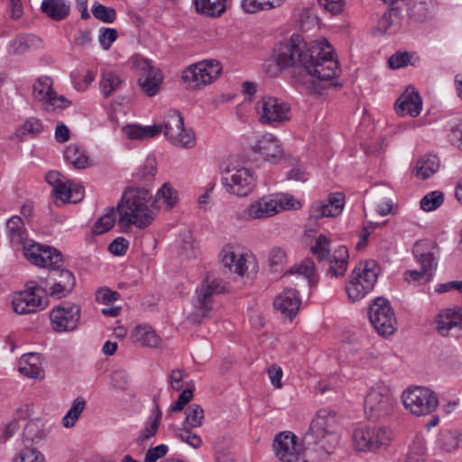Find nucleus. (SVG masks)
I'll list each match as a JSON object with an SVG mask.
<instances>
[{"label": "nucleus", "mask_w": 462, "mask_h": 462, "mask_svg": "<svg viewBox=\"0 0 462 462\" xmlns=\"http://www.w3.org/2000/svg\"><path fill=\"white\" fill-rule=\"evenodd\" d=\"M395 403L391 388L384 383H376L368 389L365 395V415L371 420L385 418L392 414Z\"/></svg>", "instance_id": "nucleus-8"}, {"label": "nucleus", "mask_w": 462, "mask_h": 462, "mask_svg": "<svg viewBox=\"0 0 462 462\" xmlns=\"http://www.w3.org/2000/svg\"><path fill=\"white\" fill-rule=\"evenodd\" d=\"M285 0H242L241 7L247 14H256L261 11L279 7Z\"/></svg>", "instance_id": "nucleus-42"}, {"label": "nucleus", "mask_w": 462, "mask_h": 462, "mask_svg": "<svg viewBox=\"0 0 462 462\" xmlns=\"http://www.w3.org/2000/svg\"><path fill=\"white\" fill-rule=\"evenodd\" d=\"M8 237L13 245L22 246L29 239L26 238V230L23 219L18 216L12 217L6 223Z\"/></svg>", "instance_id": "nucleus-39"}, {"label": "nucleus", "mask_w": 462, "mask_h": 462, "mask_svg": "<svg viewBox=\"0 0 462 462\" xmlns=\"http://www.w3.org/2000/svg\"><path fill=\"white\" fill-rule=\"evenodd\" d=\"M369 319L382 337L392 336L396 331L397 320L394 311L390 302L384 298H376L370 305Z\"/></svg>", "instance_id": "nucleus-13"}, {"label": "nucleus", "mask_w": 462, "mask_h": 462, "mask_svg": "<svg viewBox=\"0 0 462 462\" xmlns=\"http://www.w3.org/2000/svg\"><path fill=\"white\" fill-rule=\"evenodd\" d=\"M189 427L183 426L179 429L176 432V436L180 439L181 441L187 443L194 448H199L202 446L203 441L199 435L192 432Z\"/></svg>", "instance_id": "nucleus-53"}, {"label": "nucleus", "mask_w": 462, "mask_h": 462, "mask_svg": "<svg viewBox=\"0 0 462 462\" xmlns=\"http://www.w3.org/2000/svg\"><path fill=\"white\" fill-rule=\"evenodd\" d=\"M432 279V273H427L423 270H408L404 273V280L410 283L419 284L428 282Z\"/></svg>", "instance_id": "nucleus-59"}, {"label": "nucleus", "mask_w": 462, "mask_h": 462, "mask_svg": "<svg viewBox=\"0 0 462 462\" xmlns=\"http://www.w3.org/2000/svg\"><path fill=\"white\" fill-rule=\"evenodd\" d=\"M162 76L160 69L152 70L150 74L138 78V83L141 88L149 97L156 95L161 88Z\"/></svg>", "instance_id": "nucleus-41"}, {"label": "nucleus", "mask_w": 462, "mask_h": 462, "mask_svg": "<svg viewBox=\"0 0 462 462\" xmlns=\"http://www.w3.org/2000/svg\"><path fill=\"white\" fill-rule=\"evenodd\" d=\"M159 425L158 419H149L143 429L141 430L140 434L136 439V443L140 446L146 443L157 433Z\"/></svg>", "instance_id": "nucleus-52"}, {"label": "nucleus", "mask_w": 462, "mask_h": 462, "mask_svg": "<svg viewBox=\"0 0 462 462\" xmlns=\"http://www.w3.org/2000/svg\"><path fill=\"white\" fill-rule=\"evenodd\" d=\"M19 372L29 378H42V356L38 353H27L21 356L18 363Z\"/></svg>", "instance_id": "nucleus-30"}, {"label": "nucleus", "mask_w": 462, "mask_h": 462, "mask_svg": "<svg viewBox=\"0 0 462 462\" xmlns=\"http://www.w3.org/2000/svg\"><path fill=\"white\" fill-rule=\"evenodd\" d=\"M116 216L114 208L107 209L106 213L101 216L94 224L92 231L101 235L110 230L116 222Z\"/></svg>", "instance_id": "nucleus-46"}, {"label": "nucleus", "mask_w": 462, "mask_h": 462, "mask_svg": "<svg viewBox=\"0 0 462 462\" xmlns=\"http://www.w3.org/2000/svg\"><path fill=\"white\" fill-rule=\"evenodd\" d=\"M392 440V432L385 428L364 426L355 430L353 441L358 451H376L386 448Z\"/></svg>", "instance_id": "nucleus-12"}, {"label": "nucleus", "mask_w": 462, "mask_h": 462, "mask_svg": "<svg viewBox=\"0 0 462 462\" xmlns=\"http://www.w3.org/2000/svg\"><path fill=\"white\" fill-rule=\"evenodd\" d=\"M401 5L391 6L388 12L381 17L378 22V30L382 32L393 33L402 26Z\"/></svg>", "instance_id": "nucleus-35"}, {"label": "nucleus", "mask_w": 462, "mask_h": 462, "mask_svg": "<svg viewBox=\"0 0 462 462\" xmlns=\"http://www.w3.org/2000/svg\"><path fill=\"white\" fill-rule=\"evenodd\" d=\"M118 32L114 28H101L98 42L104 50H109L112 43L117 39Z\"/></svg>", "instance_id": "nucleus-57"}, {"label": "nucleus", "mask_w": 462, "mask_h": 462, "mask_svg": "<svg viewBox=\"0 0 462 462\" xmlns=\"http://www.w3.org/2000/svg\"><path fill=\"white\" fill-rule=\"evenodd\" d=\"M60 263L49 266L50 270L45 279H42L46 293L61 299L69 295L76 285L73 273L67 269H60Z\"/></svg>", "instance_id": "nucleus-15"}, {"label": "nucleus", "mask_w": 462, "mask_h": 462, "mask_svg": "<svg viewBox=\"0 0 462 462\" xmlns=\"http://www.w3.org/2000/svg\"><path fill=\"white\" fill-rule=\"evenodd\" d=\"M37 290L35 286H29L26 290L14 293L12 304L17 314L34 313L45 308L42 297L36 293Z\"/></svg>", "instance_id": "nucleus-24"}, {"label": "nucleus", "mask_w": 462, "mask_h": 462, "mask_svg": "<svg viewBox=\"0 0 462 462\" xmlns=\"http://www.w3.org/2000/svg\"><path fill=\"white\" fill-rule=\"evenodd\" d=\"M156 173V162L153 158H148L143 167L139 170L137 175L145 183L152 181Z\"/></svg>", "instance_id": "nucleus-58"}, {"label": "nucleus", "mask_w": 462, "mask_h": 462, "mask_svg": "<svg viewBox=\"0 0 462 462\" xmlns=\"http://www.w3.org/2000/svg\"><path fill=\"white\" fill-rule=\"evenodd\" d=\"M91 11L95 18L104 23H112L116 18V12L114 8L97 2L93 5Z\"/></svg>", "instance_id": "nucleus-49"}, {"label": "nucleus", "mask_w": 462, "mask_h": 462, "mask_svg": "<svg viewBox=\"0 0 462 462\" xmlns=\"http://www.w3.org/2000/svg\"><path fill=\"white\" fill-rule=\"evenodd\" d=\"M162 125L165 137L173 145L181 148L195 145V135L192 131L185 129L183 117L179 111L170 110Z\"/></svg>", "instance_id": "nucleus-14"}, {"label": "nucleus", "mask_w": 462, "mask_h": 462, "mask_svg": "<svg viewBox=\"0 0 462 462\" xmlns=\"http://www.w3.org/2000/svg\"><path fill=\"white\" fill-rule=\"evenodd\" d=\"M422 109V99L413 87H409L397 99L395 103V111L398 116H410L417 117Z\"/></svg>", "instance_id": "nucleus-26"}, {"label": "nucleus", "mask_w": 462, "mask_h": 462, "mask_svg": "<svg viewBox=\"0 0 462 462\" xmlns=\"http://www.w3.org/2000/svg\"><path fill=\"white\" fill-rule=\"evenodd\" d=\"M193 393L190 389L183 390L179 395L177 401L172 403L171 407V411L173 412H178L183 410L184 406L189 402L192 399Z\"/></svg>", "instance_id": "nucleus-64"}, {"label": "nucleus", "mask_w": 462, "mask_h": 462, "mask_svg": "<svg viewBox=\"0 0 462 462\" xmlns=\"http://www.w3.org/2000/svg\"><path fill=\"white\" fill-rule=\"evenodd\" d=\"M330 245V239L327 236L319 234L316 237L314 245H311L310 251L319 263H329L330 266L328 272L332 276H343L347 269L348 249L344 245H340L331 254Z\"/></svg>", "instance_id": "nucleus-7"}, {"label": "nucleus", "mask_w": 462, "mask_h": 462, "mask_svg": "<svg viewBox=\"0 0 462 462\" xmlns=\"http://www.w3.org/2000/svg\"><path fill=\"white\" fill-rule=\"evenodd\" d=\"M228 176L222 179L223 183L226 186V190L237 197L248 196L255 187V178L252 171L245 168H230L224 170Z\"/></svg>", "instance_id": "nucleus-18"}, {"label": "nucleus", "mask_w": 462, "mask_h": 462, "mask_svg": "<svg viewBox=\"0 0 462 462\" xmlns=\"http://www.w3.org/2000/svg\"><path fill=\"white\" fill-rule=\"evenodd\" d=\"M436 8L433 0H412L407 11L409 17L416 22H425L432 16Z\"/></svg>", "instance_id": "nucleus-33"}, {"label": "nucleus", "mask_w": 462, "mask_h": 462, "mask_svg": "<svg viewBox=\"0 0 462 462\" xmlns=\"http://www.w3.org/2000/svg\"><path fill=\"white\" fill-rule=\"evenodd\" d=\"M157 208L146 189H128L117 205L119 223L145 228L154 220Z\"/></svg>", "instance_id": "nucleus-1"}, {"label": "nucleus", "mask_w": 462, "mask_h": 462, "mask_svg": "<svg viewBox=\"0 0 462 462\" xmlns=\"http://www.w3.org/2000/svg\"><path fill=\"white\" fill-rule=\"evenodd\" d=\"M46 181L53 187V193L61 202L77 203L83 199L84 189L67 180L57 171H50L45 176Z\"/></svg>", "instance_id": "nucleus-19"}, {"label": "nucleus", "mask_w": 462, "mask_h": 462, "mask_svg": "<svg viewBox=\"0 0 462 462\" xmlns=\"http://www.w3.org/2000/svg\"><path fill=\"white\" fill-rule=\"evenodd\" d=\"M291 273L301 274L305 278L309 279L310 283H313V276L315 273L314 263L310 259H306L295 269V271H291Z\"/></svg>", "instance_id": "nucleus-61"}, {"label": "nucleus", "mask_w": 462, "mask_h": 462, "mask_svg": "<svg viewBox=\"0 0 462 462\" xmlns=\"http://www.w3.org/2000/svg\"><path fill=\"white\" fill-rule=\"evenodd\" d=\"M85 408L86 400L83 397H77L72 402L70 409L63 417L62 425L67 429L72 428L79 419Z\"/></svg>", "instance_id": "nucleus-43"}, {"label": "nucleus", "mask_w": 462, "mask_h": 462, "mask_svg": "<svg viewBox=\"0 0 462 462\" xmlns=\"http://www.w3.org/2000/svg\"><path fill=\"white\" fill-rule=\"evenodd\" d=\"M52 86L53 81L48 76L40 77L33 84V97L47 112L64 109L71 104L64 96L58 95Z\"/></svg>", "instance_id": "nucleus-17"}, {"label": "nucleus", "mask_w": 462, "mask_h": 462, "mask_svg": "<svg viewBox=\"0 0 462 462\" xmlns=\"http://www.w3.org/2000/svg\"><path fill=\"white\" fill-rule=\"evenodd\" d=\"M253 151L263 156L265 161L276 162L283 155L281 143L272 134H263L253 146Z\"/></svg>", "instance_id": "nucleus-28"}, {"label": "nucleus", "mask_w": 462, "mask_h": 462, "mask_svg": "<svg viewBox=\"0 0 462 462\" xmlns=\"http://www.w3.org/2000/svg\"><path fill=\"white\" fill-rule=\"evenodd\" d=\"M379 265L374 260L360 262L351 273L346 291L350 300L356 301L370 292L378 278Z\"/></svg>", "instance_id": "nucleus-5"}, {"label": "nucleus", "mask_w": 462, "mask_h": 462, "mask_svg": "<svg viewBox=\"0 0 462 462\" xmlns=\"http://www.w3.org/2000/svg\"><path fill=\"white\" fill-rule=\"evenodd\" d=\"M286 260V254L283 249L280 247H273L269 252L268 263L272 271L278 272L282 269Z\"/></svg>", "instance_id": "nucleus-54"}, {"label": "nucleus", "mask_w": 462, "mask_h": 462, "mask_svg": "<svg viewBox=\"0 0 462 462\" xmlns=\"http://www.w3.org/2000/svg\"><path fill=\"white\" fill-rule=\"evenodd\" d=\"M156 200H162L167 208H172L179 200L178 191L169 183H164L157 191Z\"/></svg>", "instance_id": "nucleus-45"}, {"label": "nucleus", "mask_w": 462, "mask_h": 462, "mask_svg": "<svg viewBox=\"0 0 462 462\" xmlns=\"http://www.w3.org/2000/svg\"><path fill=\"white\" fill-rule=\"evenodd\" d=\"M14 462H45V460L39 451L26 448L20 452Z\"/></svg>", "instance_id": "nucleus-60"}, {"label": "nucleus", "mask_w": 462, "mask_h": 462, "mask_svg": "<svg viewBox=\"0 0 462 462\" xmlns=\"http://www.w3.org/2000/svg\"><path fill=\"white\" fill-rule=\"evenodd\" d=\"M168 452V446L161 444L155 448H151L147 450L143 462H156L161 457H164Z\"/></svg>", "instance_id": "nucleus-62"}, {"label": "nucleus", "mask_w": 462, "mask_h": 462, "mask_svg": "<svg viewBox=\"0 0 462 462\" xmlns=\"http://www.w3.org/2000/svg\"><path fill=\"white\" fill-rule=\"evenodd\" d=\"M204 420V410L197 403H192L185 410V420L183 426L189 428H199Z\"/></svg>", "instance_id": "nucleus-44"}, {"label": "nucleus", "mask_w": 462, "mask_h": 462, "mask_svg": "<svg viewBox=\"0 0 462 462\" xmlns=\"http://www.w3.org/2000/svg\"><path fill=\"white\" fill-rule=\"evenodd\" d=\"M439 166L440 162L438 156L427 154L417 161L413 173L417 178L426 180L435 174Z\"/></svg>", "instance_id": "nucleus-36"}, {"label": "nucleus", "mask_w": 462, "mask_h": 462, "mask_svg": "<svg viewBox=\"0 0 462 462\" xmlns=\"http://www.w3.org/2000/svg\"><path fill=\"white\" fill-rule=\"evenodd\" d=\"M129 243L125 237L116 238L108 246L111 254L117 256L125 254Z\"/></svg>", "instance_id": "nucleus-63"}, {"label": "nucleus", "mask_w": 462, "mask_h": 462, "mask_svg": "<svg viewBox=\"0 0 462 462\" xmlns=\"http://www.w3.org/2000/svg\"><path fill=\"white\" fill-rule=\"evenodd\" d=\"M426 457L425 442L421 439H416L411 444L408 454L407 462H421Z\"/></svg>", "instance_id": "nucleus-50"}, {"label": "nucleus", "mask_w": 462, "mask_h": 462, "mask_svg": "<svg viewBox=\"0 0 462 462\" xmlns=\"http://www.w3.org/2000/svg\"><path fill=\"white\" fill-rule=\"evenodd\" d=\"M22 246L25 258L37 266L49 267L63 262L61 253L56 248L42 245L32 240H28Z\"/></svg>", "instance_id": "nucleus-21"}, {"label": "nucleus", "mask_w": 462, "mask_h": 462, "mask_svg": "<svg viewBox=\"0 0 462 462\" xmlns=\"http://www.w3.org/2000/svg\"><path fill=\"white\" fill-rule=\"evenodd\" d=\"M401 398L405 410L416 417L431 414L439 406L437 394L428 387L411 386L402 392Z\"/></svg>", "instance_id": "nucleus-9"}, {"label": "nucleus", "mask_w": 462, "mask_h": 462, "mask_svg": "<svg viewBox=\"0 0 462 462\" xmlns=\"http://www.w3.org/2000/svg\"><path fill=\"white\" fill-rule=\"evenodd\" d=\"M308 48L307 44L300 40L299 35H292L290 42L279 45L276 65L280 69L296 66L305 68Z\"/></svg>", "instance_id": "nucleus-16"}, {"label": "nucleus", "mask_w": 462, "mask_h": 462, "mask_svg": "<svg viewBox=\"0 0 462 462\" xmlns=\"http://www.w3.org/2000/svg\"><path fill=\"white\" fill-rule=\"evenodd\" d=\"M41 11L50 19L60 22L70 13V5L66 0H42Z\"/></svg>", "instance_id": "nucleus-31"}, {"label": "nucleus", "mask_w": 462, "mask_h": 462, "mask_svg": "<svg viewBox=\"0 0 462 462\" xmlns=\"http://www.w3.org/2000/svg\"><path fill=\"white\" fill-rule=\"evenodd\" d=\"M301 299L297 290L287 288L273 300V307L284 317L292 320L297 315Z\"/></svg>", "instance_id": "nucleus-25"}, {"label": "nucleus", "mask_w": 462, "mask_h": 462, "mask_svg": "<svg viewBox=\"0 0 462 462\" xmlns=\"http://www.w3.org/2000/svg\"><path fill=\"white\" fill-rule=\"evenodd\" d=\"M414 254L421 266V270H423L427 273H430L429 271H431L432 269L436 268L437 263L433 253L429 252L419 254V249L416 246L414 248Z\"/></svg>", "instance_id": "nucleus-56"}, {"label": "nucleus", "mask_w": 462, "mask_h": 462, "mask_svg": "<svg viewBox=\"0 0 462 462\" xmlns=\"http://www.w3.org/2000/svg\"><path fill=\"white\" fill-rule=\"evenodd\" d=\"M80 311V307L71 302H62L55 307L50 314L53 330L59 333L75 330L79 325Z\"/></svg>", "instance_id": "nucleus-20"}, {"label": "nucleus", "mask_w": 462, "mask_h": 462, "mask_svg": "<svg viewBox=\"0 0 462 462\" xmlns=\"http://www.w3.org/2000/svg\"><path fill=\"white\" fill-rule=\"evenodd\" d=\"M131 62L134 70L138 73L139 77H144L150 74L152 70H158L159 69L152 66V61L146 58L142 57L140 54H134L131 57Z\"/></svg>", "instance_id": "nucleus-48"}, {"label": "nucleus", "mask_w": 462, "mask_h": 462, "mask_svg": "<svg viewBox=\"0 0 462 462\" xmlns=\"http://www.w3.org/2000/svg\"><path fill=\"white\" fill-rule=\"evenodd\" d=\"M228 0H194L197 13L208 17L221 16L227 6Z\"/></svg>", "instance_id": "nucleus-37"}, {"label": "nucleus", "mask_w": 462, "mask_h": 462, "mask_svg": "<svg viewBox=\"0 0 462 462\" xmlns=\"http://www.w3.org/2000/svg\"><path fill=\"white\" fill-rule=\"evenodd\" d=\"M273 449L280 462H299L303 451L297 436L291 431L276 434Z\"/></svg>", "instance_id": "nucleus-22"}, {"label": "nucleus", "mask_w": 462, "mask_h": 462, "mask_svg": "<svg viewBox=\"0 0 462 462\" xmlns=\"http://www.w3.org/2000/svg\"><path fill=\"white\" fill-rule=\"evenodd\" d=\"M222 67L215 60L194 63L182 71L181 80L187 89H200L212 83L221 73Z\"/></svg>", "instance_id": "nucleus-11"}, {"label": "nucleus", "mask_w": 462, "mask_h": 462, "mask_svg": "<svg viewBox=\"0 0 462 462\" xmlns=\"http://www.w3.org/2000/svg\"><path fill=\"white\" fill-rule=\"evenodd\" d=\"M123 132L129 139L144 141L160 134L162 132V125L160 124L147 126L127 125L123 127Z\"/></svg>", "instance_id": "nucleus-34"}, {"label": "nucleus", "mask_w": 462, "mask_h": 462, "mask_svg": "<svg viewBox=\"0 0 462 462\" xmlns=\"http://www.w3.org/2000/svg\"><path fill=\"white\" fill-rule=\"evenodd\" d=\"M225 283L211 275L204 278L193 297V311L188 316L191 324H200L213 309V298L225 291Z\"/></svg>", "instance_id": "nucleus-4"}, {"label": "nucleus", "mask_w": 462, "mask_h": 462, "mask_svg": "<svg viewBox=\"0 0 462 462\" xmlns=\"http://www.w3.org/2000/svg\"><path fill=\"white\" fill-rule=\"evenodd\" d=\"M124 82L121 75L111 69H105L102 72L99 88L105 98L109 97L113 93L117 91Z\"/></svg>", "instance_id": "nucleus-38"}, {"label": "nucleus", "mask_w": 462, "mask_h": 462, "mask_svg": "<svg viewBox=\"0 0 462 462\" xmlns=\"http://www.w3.org/2000/svg\"><path fill=\"white\" fill-rule=\"evenodd\" d=\"M40 42V39L33 34H25L17 37L13 44L15 48V53H23L28 51L31 47L36 45Z\"/></svg>", "instance_id": "nucleus-51"}, {"label": "nucleus", "mask_w": 462, "mask_h": 462, "mask_svg": "<svg viewBox=\"0 0 462 462\" xmlns=\"http://www.w3.org/2000/svg\"><path fill=\"white\" fill-rule=\"evenodd\" d=\"M436 330L443 336L448 337L452 329H462V307L445 309L441 310L435 319Z\"/></svg>", "instance_id": "nucleus-27"}, {"label": "nucleus", "mask_w": 462, "mask_h": 462, "mask_svg": "<svg viewBox=\"0 0 462 462\" xmlns=\"http://www.w3.org/2000/svg\"><path fill=\"white\" fill-rule=\"evenodd\" d=\"M444 201V194L439 190H435L425 195L420 200L422 210L430 212L437 209Z\"/></svg>", "instance_id": "nucleus-47"}, {"label": "nucleus", "mask_w": 462, "mask_h": 462, "mask_svg": "<svg viewBox=\"0 0 462 462\" xmlns=\"http://www.w3.org/2000/svg\"><path fill=\"white\" fill-rule=\"evenodd\" d=\"M345 206V195L341 192L332 193L325 200H318L311 204L309 210V220L317 221L322 217L339 216Z\"/></svg>", "instance_id": "nucleus-23"}, {"label": "nucleus", "mask_w": 462, "mask_h": 462, "mask_svg": "<svg viewBox=\"0 0 462 462\" xmlns=\"http://www.w3.org/2000/svg\"><path fill=\"white\" fill-rule=\"evenodd\" d=\"M221 264L224 269L242 277L248 269L249 256L246 254H237L231 246H225L221 253Z\"/></svg>", "instance_id": "nucleus-29"}, {"label": "nucleus", "mask_w": 462, "mask_h": 462, "mask_svg": "<svg viewBox=\"0 0 462 462\" xmlns=\"http://www.w3.org/2000/svg\"><path fill=\"white\" fill-rule=\"evenodd\" d=\"M307 438L314 445L317 460H326L334 452L339 439L336 412L319 410L310 422Z\"/></svg>", "instance_id": "nucleus-2"}, {"label": "nucleus", "mask_w": 462, "mask_h": 462, "mask_svg": "<svg viewBox=\"0 0 462 462\" xmlns=\"http://www.w3.org/2000/svg\"><path fill=\"white\" fill-rule=\"evenodd\" d=\"M412 55L408 51H397L388 60V65L391 69H398L411 64Z\"/></svg>", "instance_id": "nucleus-55"}, {"label": "nucleus", "mask_w": 462, "mask_h": 462, "mask_svg": "<svg viewBox=\"0 0 462 462\" xmlns=\"http://www.w3.org/2000/svg\"><path fill=\"white\" fill-rule=\"evenodd\" d=\"M259 122L273 127L281 126L291 118L288 103L272 96L263 97L255 103Z\"/></svg>", "instance_id": "nucleus-10"}, {"label": "nucleus", "mask_w": 462, "mask_h": 462, "mask_svg": "<svg viewBox=\"0 0 462 462\" xmlns=\"http://www.w3.org/2000/svg\"><path fill=\"white\" fill-rule=\"evenodd\" d=\"M132 339L134 342L143 346L157 347L161 344V337L155 330L147 324H141L132 331Z\"/></svg>", "instance_id": "nucleus-32"}, {"label": "nucleus", "mask_w": 462, "mask_h": 462, "mask_svg": "<svg viewBox=\"0 0 462 462\" xmlns=\"http://www.w3.org/2000/svg\"><path fill=\"white\" fill-rule=\"evenodd\" d=\"M65 160L76 169H86L89 166V158L86 152L78 144H69L64 151Z\"/></svg>", "instance_id": "nucleus-40"}, {"label": "nucleus", "mask_w": 462, "mask_h": 462, "mask_svg": "<svg viewBox=\"0 0 462 462\" xmlns=\"http://www.w3.org/2000/svg\"><path fill=\"white\" fill-rule=\"evenodd\" d=\"M307 54L304 69L308 74L321 82H328L326 86H337V81L335 79L340 69L329 42L322 40L312 43L309 46Z\"/></svg>", "instance_id": "nucleus-3"}, {"label": "nucleus", "mask_w": 462, "mask_h": 462, "mask_svg": "<svg viewBox=\"0 0 462 462\" xmlns=\"http://www.w3.org/2000/svg\"><path fill=\"white\" fill-rule=\"evenodd\" d=\"M299 206L300 203L291 195H267L252 202L244 210V217L250 220L268 218L283 209L297 208Z\"/></svg>", "instance_id": "nucleus-6"}]
</instances>
